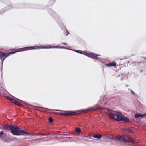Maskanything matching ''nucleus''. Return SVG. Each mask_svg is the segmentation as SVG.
<instances>
[{
	"label": "nucleus",
	"mask_w": 146,
	"mask_h": 146,
	"mask_svg": "<svg viewBox=\"0 0 146 146\" xmlns=\"http://www.w3.org/2000/svg\"><path fill=\"white\" fill-rule=\"evenodd\" d=\"M109 117L115 120L123 121L125 122H128L129 119L122 115L121 112L118 111H113L108 114Z\"/></svg>",
	"instance_id": "1"
},
{
	"label": "nucleus",
	"mask_w": 146,
	"mask_h": 146,
	"mask_svg": "<svg viewBox=\"0 0 146 146\" xmlns=\"http://www.w3.org/2000/svg\"><path fill=\"white\" fill-rule=\"evenodd\" d=\"M11 131L12 133L15 135H19L23 133L27 135L30 134V133L25 132L23 130H20L19 127L16 126L12 125Z\"/></svg>",
	"instance_id": "2"
},
{
	"label": "nucleus",
	"mask_w": 146,
	"mask_h": 146,
	"mask_svg": "<svg viewBox=\"0 0 146 146\" xmlns=\"http://www.w3.org/2000/svg\"><path fill=\"white\" fill-rule=\"evenodd\" d=\"M59 45H58L56 46H52L51 45H48L46 46H33V47H26L24 48L25 49V50H33L34 49H49V48H58L59 47Z\"/></svg>",
	"instance_id": "3"
},
{
	"label": "nucleus",
	"mask_w": 146,
	"mask_h": 146,
	"mask_svg": "<svg viewBox=\"0 0 146 146\" xmlns=\"http://www.w3.org/2000/svg\"><path fill=\"white\" fill-rule=\"evenodd\" d=\"M116 139L125 142H131L134 141V139L132 138L127 136H123L120 137H117L116 138Z\"/></svg>",
	"instance_id": "4"
},
{
	"label": "nucleus",
	"mask_w": 146,
	"mask_h": 146,
	"mask_svg": "<svg viewBox=\"0 0 146 146\" xmlns=\"http://www.w3.org/2000/svg\"><path fill=\"white\" fill-rule=\"evenodd\" d=\"M23 48L19 49V50L22 49V50H21L18 51H15V52H11V53H9L7 54V55H6L4 54L1 53L0 54V57L1 60H2V63H3V61L7 57H8V56H9L10 55L13 54L15 53L18 52H19V51H24V50H23Z\"/></svg>",
	"instance_id": "5"
},
{
	"label": "nucleus",
	"mask_w": 146,
	"mask_h": 146,
	"mask_svg": "<svg viewBox=\"0 0 146 146\" xmlns=\"http://www.w3.org/2000/svg\"><path fill=\"white\" fill-rule=\"evenodd\" d=\"M57 111H60L62 112L59 113V114L62 115H73L76 114L75 112L71 111H63L60 110H56Z\"/></svg>",
	"instance_id": "6"
},
{
	"label": "nucleus",
	"mask_w": 146,
	"mask_h": 146,
	"mask_svg": "<svg viewBox=\"0 0 146 146\" xmlns=\"http://www.w3.org/2000/svg\"><path fill=\"white\" fill-rule=\"evenodd\" d=\"M101 107L100 106H97L96 107H94L90 109H87L85 110V111H92L95 110L96 109H101Z\"/></svg>",
	"instance_id": "7"
},
{
	"label": "nucleus",
	"mask_w": 146,
	"mask_h": 146,
	"mask_svg": "<svg viewBox=\"0 0 146 146\" xmlns=\"http://www.w3.org/2000/svg\"><path fill=\"white\" fill-rule=\"evenodd\" d=\"M12 125H5L3 127V129L6 130H11L12 127Z\"/></svg>",
	"instance_id": "8"
},
{
	"label": "nucleus",
	"mask_w": 146,
	"mask_h": 146,
	"mask_svg": "<svg viewBox=\"0 0 146 146\" xmlns=\"http://www.w3.org/2000/svg\"><path fill=\"white\" fill-rule=\"evenodd\" d=\"M146 115V113L141 114H137L135 115V117L136 118H137L139 117L143 118Z\"/></svg>",
	"instance_id": "9"
},
{
	"label": "nucleus",
	"mask_w": 146,
	"mask_h": 146,
	"mask_svg": "<svg viewBox=\"0 0 146 146\" xmlns=\"http://www.w3.org/2000/svg\"><path fill=\"white\" fill-rule=\"evenodd\" d=\"M91 54H90L92 56H93V57H94V58L96 60H100L101 59L100 58H98L97 57V56H99L100 55H98L97 54H93L92 53H91Z\"/></svg>",
	"instance_id": "10"
},
{
	"label": "nucleus",
	"mask_w": 146,
	"mask_h": 146,
	"mask_svg": "<svg viewBox=\"0 0 146 146\" xmlns=\"http://www.w3.org/2000/svg\"><path fill=\"white\" fill-rule=\"evenodd\" d=\"M106 65L108 67L114 66L116 65V63L115 62H113L110 63L106 64Z\"/></svg>",
	"instance_id": "11"
},
{
	"label": "nucleus",
	"mask_w": 146,
	"mask_h": 146,
	"mask_svg": "<svg viewBox=\"0 0 146 146\" xmlns=\"http://www.w3.org/2000/svg\"><path fill=\"white\" fill-rule=\"evenodd\" d=\"M2 140L4 142H9L11 141V140L9 138L5 139L4 137H2Z\"/></svg>",
	"instance_id": "12"
},
{
	"label": "nucleus",
	"mask_w": 146,
	"mask_h": 146,
	"mask_svg": "<svg viewBox=\"0 0 146 146\" xmlns=\"http://www.w3.org/2000/svg\"><path fill=\"white\" fill-rule=\"evenodd\" d=\"M101 135H94L93 136V137L95 138H97V139H100L101 137Z\"/></svg>",
	"instance_id": "13"
},
{
	"label": "nucleus",
	"mask_w": 146,
	"mask_h": 146,
	"mask_svg": "<svg viewBox=\"0 0 146 146\" xmlns=\"http://www.w3.org/2000/svg\"><path fill=\"white\" fill-rule=\"evenodd\" d=\"M8 99L10 100L13 103H15L16 100L13 98H10L9 97H7Z\"/></svg>",
	"instance_id": "14"
},
{
	"label": "nucleus",
	"mask_w": 146,
	"mask_h": 146,
	"mask_svg": "<svg viewBox=\"0 0 146 146\" xmlns=\"http://www.w3.org/2000/svg\"><path fill=\"white\" fill-rule=\"evenodd\" d=\"M4 134V132L3 131L0 132V138H1L2 140V137H3V135Z\"/></svg>",
	"instance_id": "15"
},
{
	"label": "nucleus",
	"mask_w": 146,
	"mask_h": 146,
	"mask_svg": "<svg viewBox=\"0 0 146 146\" xmlns=\"http://www.w3.org/2000/svg\"><path fill=\"white\" fill-rule=\"evenodd\" d=\"M81 131L80 129L78 127L76 129V131L77 132H80Z\"/></svg>",
	"instance_id": "16"
},
{
	"label": "nucleus",
	"mask_w": 146,
	"mask_h": 146,
	"mask_svg": "<svg viewBox=\"0 0 146 146\" xmlns=\"http://www.w3.org/2000/svg\"><path fill=\"white\" fill-rule=\"evenodd\" d=\"M42 135V136H44V135H47V134H41V133H39V134H32V135Z\"/></svg>",
	"instance_id": "17"
},
{
	"label": "nucleus",
	"mask_w": 146,
	"mask_h": 146,
	"mask_svg": "<svg viewBox=\"0 0 146 146\" xmlns=\"http://www.w3.org/2000/svg\"><path fill=\"white\" fill-rule=\"evenodd\" d=\"M127 131L128 132L133 133V131L132 129H127Z\"/></svg>",
	"instance_id": "18"
},
{
	"label": "nucleus",
	"mask_w": 146,
	"mask_h": 146,
	"mask_svg": "<svg viewBox=\"0 0 146 146\" xmlns=\"http://www.w3.org/2000/svg\"><path fill=\"white\" fill-rule=\"evenodd\" d=\"M17 105H21V104L18 101H17V100L16 101V102H15V103H14Z\"/></svg>",
	"instance_id": "19"
},
{
	"label": "nucleus",
	"mask_w": 146,
	"mask_h": 146,
	"mask_svg": "<svg viewBox=\"0 0 146 146\" xmlns=\"http://www.w3.org/2000/svg\"><path fill=\"white\" fill-rule=\"evenodd\" d=\"M49 122L50 123H52L53 121V119L52 118L50 117L49 118Z\"/></svg>",
	"instance_id": "20"
},
{
	"label": "nucleus",
	"mask_w": 146,
	"mask_h": 146,
	"mask_svg": "<svg viewBox=\"0 0 146 146\" xmlns=\"http://www.w3.org/2000/svg\"><path fill=\"white\" fill-rule=\"evenodd\" d=\"M43 139V138H38L37 139V140H41Z\"/></svg>",
	"instance_id": "21"
},
{
	"label": "nucleus",
	"mask_w": 146,
	"mask_h": 146,
	"mask_svg": "<svg viewBox=\"0 0 146 146\" xmlns=\"http://www.w3.org/2000/svg\"><path fill=\"white\" fill-rule=\"evenodd\" d=\"M76 52H77V53H80V54H82V53H81V52H79V51H78V50L76 51Z\"/></svg>",
	"instance_id": "22"
},
{
	"label": "nucleus",
	"mask_w": 146,
	"mask_h": 146,
	"mask_svg": "<svg viewBox=\"0 0 146 146\" xmlns=\"http://www.w3.org/2000/svg\"><path fill=\"white\" fill-rule=\"evenodd\" d=\"M131 92L133 94H135L134 92L132 90H131Z\"/></svg>",
	"instance_id": "23"
},
{
	"label": "nucleus",
	"mask_w": 146,
	"mask_h": 146,
	"mask_svg": "<svg viewBox=\"0 0 146 146\" xmlns=\"http://www.w3.org/2000/svg\"><path fill=\"white\" fill-rule=\"evenodd\" d=\"M63 44L64 45L67 44V43H65V42L63 43Z\"/></svg>",
	"instance_id": "24"
},
{
	"label": "nucleus",
	"mask_w": 146,
	"mask_h": 146,
	"mask_svg": "<svg viewBox=\"0 0 146 146\" xmlns=\"http://www.w3.org/2000/svg\"><path fill=\"white\" fill-rule=\"evenodd\" d=\"M106 138H108V137H105Z\"/></svg>",
	"instance_id": "25"
},
{
	"label": "nucleus",
	"mask_w": 146,
	"mask_h": 146,
	"mask_svg": "<svg viewBox=\"0 0 146 146\" xmlns=\"http://www.w3.org/2000/svg\"><path fill=\"white\" fill-rule=\"evenodd\" d=\"M1 52H0V54L1 53Z\"/></svg>",
	"instance_id": "26"
}]
</instances>
